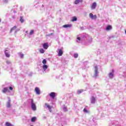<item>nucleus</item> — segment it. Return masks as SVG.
I'll list each match as a JSON object with an SVG mask.
<instances>
[{
  "label": "nucleus",
  "mask_w": 126,
  "mask_h": 126,
  "mask_svg": "<svg viewBox=\"0 0 126 126\" xmlns=\"http://www.w3.org/2000/svg\"><path fill=\"white\" fill-rule=\"evenodd\" d=\"M31 103H32V109L33 110V111H36V104L34 103V100L33 99H31Z\"/></svg>",
  "instance_id": "obj_1"
},
{
  "label": "nucleus",
  "mask_w": 126,
  "mask_h": 126,
  "mask_svg": "<svg viewBox=\"0 0 126 126\" xmlns=\"http://www.w3.org/2000/svg\"><path fill=\"white\" fill-rule=\"evenodd\" d=\"M98 73H99V72H98V67H97V66H95L94 74V77L96 78L98 76Z\"/></svg>",
  "instance_id": "obj_2"
},
{
  "label": "nucleus",
  "mask_w": 126,
  "mask_h": 126,
  "mask_svg": "<svg viewBox=\"0 0 126 126\" xmlns=\"http://www.w3.org/2000/svg\"><path fill=\"white\" fill-rule=\"evenodd\" d=\"M89 16L91 19H93V20L94 19H97V16L96 15H94L92 13L89 14Z\"/></svg>",
  "instance_id": "obj_3"
},
{
  "label": "nucleus",
  "mask_w": 126,
  "mask_h": 126,
  "mask_svg": "<svg viewBox=\"0 0 126 126\" xmlns=\"http://www.w3.org/2000/svg\"><path fill=\"white\" fill-rule=\"evenodd\" d=\"M45 106L46 107V108H48L49 112H52V107L50 106V105L48 104L47 103H45Z\"/></svg>",
  "instance_id": "obj_4"
},
{
  "label": "nucleus",
  "mask_w": 126,
  "mask_h": 126,
  "mask_svg": "<svg viewBox=\"0 0 126 126\" xmlns=\"http://www.w3.org/2000/svg\"><path fill=\"white\" fill-rule=\"evenodd\" d=\"M49 96L52 99H55V97H56V93H55V92H51V93H50L49 94Z\"/></svg>",
  "instance_id": "obj_5"
},
{
  "label": "nucleus",
  "mask_w": 126,
  "mask_h": 126,
  "mask_svg": "<svg viewBox=\"0 0 126 126\" xmlns=\"http://www.w3.org/2000/svg\"><path fill=\"white\" fill-rule=\"evenodd\" d=\"M59 52H58V56L59 57H62L63 56V50L62 49H60L58 50Z\"/></svg>",
  "instance_id": "obj_6"
},
{
  "label": "nucleus",
  "mask_w": 126,
  "mask_h": 126,
  "mask_svg": "<svg viewBox=\"0 0 126 126\" xmlns=\"http://www.w3.org/2000/svg\"><path fill=\"white\" fill-rule=\"evenodd\" d=\"M7 51H8V48H5V55L7 58H9L10 57V55L9 54V53L6 52Z\"/></svg>",
  "instance_id": "obj_7"
},
{
  "label": "nucleus",
  "mask_w": 126,
  "mask_h": 126,
  "mask_svg": "<svg viewBox=\"0 0 126 126\" xmlns=\"http://www.w3.org/2000/svg\"><path fill=\"white\" fill-rule=\"evenodd\" d=\"M2 92L3 93H5L6 92H10V91H9V90H8V88L7 87H5L3 88V89L2 91Z\"/></svg>",
  "instance_id": "obj_8"
},
{
  "label": "nucleus",
  "mask_w": 126,
  "mask_h": 126,
  "mask_svg": "<svg viewBox=\"0 0 126 126\" xmlns=\"http://www.w3.org/2000/svg\"><path fill=\"white\" fill-rule=\"evenodd\" d=\"M96 6H97V4L95 2H94L92 4V5L91 6V7L92 9H95V8H96Z\"/></svg>",
  "instance_id": "obj_9"
},
{
  "label": "nucleus",
  "mask_w": 126,
  "mask_h": 126,
  "mask_svg": "<svg viewBox=\"0 0 126 126\" xmlns=\"http://www.w3.org/2000/svg\"><path fill=\"white\" fill-rule=\"evenodd\" d=\"M34 90L37 95H40V89L39 88L36 87Z\"/></svg>",
  "instance_id": "obj_10"
},
{
  "label": "nucleus",
  "mask_w": 126,
  "mask_h": 126,
  "mask_svg": "<svg viewBox=\"0 0 126 126\" xmlns=\"http://www.w3.org/2000/svg\"><path fill=\"white\" fill-rule=\"evenodd\" d=\"M43 47L45 50H47L49 48V45L47 43H45L43 44Z\"/></svg>",
  "instance_id": "obj_11"
},
{
  "label": "nucleus",
  "mask_w": 126,
  "mask_h": 126,
  "mask_svg": "<svg viewBox=\"0 0 126 126\" xmlns=\"http://www.w3.org/2000/svg\"><path fill=\"white\" fill-rule=\"evenodd\" d=\"M112 26L111 25H108L107 27H106V30L107 31H109V30H112Z\"/></svg>",
  "instance_id": "obj_12"
},
{
  "label": "nucleus",
  "mask_w": 126,
  "mask_h": 126,
  "mask_svg": "<svg viewBox=\"0 0 126 126\" xmlns=\"http://www.w3.org/2000/svg\"><path fill=\"white\" fill-rule=\"evenodd\" d=\"M17 27L16 26H14L13 27H12L10 31V33H11V32H12L13 31H14L16 30Z\"/></svg>",
  "instance_id": "obj_13"
},
{
  "label": "nucleus",
  "mask_w": 126,
  "mask_h": 126,
  "mask_svg": "<svg viewBox=\"0 0 126 126\" xmlns=\"http://www.w3.org/2000/svg\"><path fill=\"white\" fill-rule=\"evenodd\" d=\"M79 2H82V0H75L74 3L75 4H78Z\"/></svg>",
  "instance_id": "obj_14"
},
{
  "label": "nucleus",
  "mask_w": 126,
  "mask_h": 126,
  "mask_svg": "<svg viewBox=\"0 0 126 126\" xmlns=\"http://www.w3.org/2000/svg\"><path fill=\"white\" fill-rule=\"evenodd\" d=\"M63 27L64 28H70V27H71V25H64Z\"/></svg>",
  "instance_id": "obj_15"
},
{
  "label": "nucleus",
  "mask_w": 126,
  "mask_h": 126,
  "mask_svg": "<svg viewBox=\"0 0 126 126\" xmlns=\"http://www.w3.org/2000/svg\"><path fill=\"white\" fill-rule=\"evenodd\" d=\"M91 103L92 104H94L95 103V97H94V96L92 97Z\"/></svg>",
  "instance_id": "obj_16"
},
{
  "label": "nucleus",
  "mask_w": 126,
  "mask_h": 126,
  "mask_svg": "<svg viewBox=\"0 0 126 126\" xmlns=\"http://www.w3.org/2000/svg\"><path fill=\"white\" fill-rule=\"evenodd\" d=\"M20 21L21 22V23H23V22H24V19H23V16L20 17Z\"/></svg>",
  "instance_id": "obj_17"
},
{
  "label": "nucleus",
  "mask_w": 126,
  "mask_h": 126,
  "mask_svg": "<svg viewBox=\"0 0 126 126\" xmlns=\"http://www.w3.org/2000/svg\"><path fill=\"white\" fill-rule=\"evenodd\" d=\"M43 68L44 69V70H46V69H47L48 68V65L45 64L43 65Z\"/></svg>",
  "instance_id": "obj_18"
},
{
  "label": "nucleus",
  "mask_w": 126,
  "mask_h": 126,
  "mask_svg": "<svg viewBox=\"0 0 126 126\" xmlns=\"http://www.w3.org/2000/svg\"><path fill=\"white\" fill-rule=\"evenodd\" d=\"M77 92L78 94H81V93H82V92H83V90H78Z\"/></svg>",
  "instance_id": "obj_19"
},
{
  "label": "nucleus",
  "mask_w": 126,
  "mask_h": 126,
  "mask_svg": "<svg viewBox=\"0 0 126 126\" xmlns=\"http://www.w3.org/2000/svg\"><path fill=\"white\" fill-rule=\"evenodd\" d=\"M5 126H12V124H10V123H9V122H6V123H5Z\"/></svg>",
  "instance_id": "obj_20"
},
{
  "label": "nucleus",
  "mask_w": 126,
  "mask_h": 126,
  "mask_svg": "<svg viewBox=\"0 0 126 126\" xmlns=\"http://www.w3.org/2000/svg\"><path fill=\"white\" fill-rule=\"evenodd\" d=\"M35 121H36V117H32L31 119V122L33 123L34 122H35Z\"/></svg>",
  "instance_id": "obj_21"
},
{
  "label": "nucleus",
  "mask_w": 126,
  "mask_h": 126,
  "mask_svg": "<svg viewBox=\"0 0 126 126\" xmlns=\"http://www.w3.org/2000/svg\"><path fill=\"white\" fill-rule=\"evenodd\" d=\"M7 108H10V100H9L7 103Z\"/></svg>",
  "instance_id": "obj_22"
},
{
  "label": "nucleus",
  "mask_w": 126,
  "mask_h": 126,
  "mask_svg": "<svg viewBox=\"0 0 126 126\" xmlns=\"http://www.w3.org/2000/svg\"><path fill=\"white\" fill-rule=\"evenodd\" d=\"M39 52L41 54H44V53H45V50L43 49H41L39 50Z\"/></svg>",
  "instance_id": "obj_23"
},
{
  "label": "nucleus",
  "mask_w": 126,
  "mask_h": 126,
  "mask_svg": "<svg viewBox=\"0 0 126 126\" xmlns=\"http://www.w3.org/2000/svg\"><path fill=\"white\" fill-rule=\"evenodd\" d=\"M77 20V18L76 17H73L72 21H76Z\"/></svg>",
  "instance_id": "obj_24"
},
{
  "label": "nucleus",
  "mask_w": 126,
  "mask_h": 126,
  "mask_svg": "<svg viewBox=\"0 0 126 126\" xmlns=\"http://www.w3.org/2000/svg\"><path fill=\"white\" fill-rule=\"evenodd\" d=\"M34 34V31L33 30H31V32L29 33V35H33Z\"/></svg>",
  "instance_id": "obj_25"
},
{
  "label": "nucleus",
  "mask_w": 126,
  "mask_h": 126,
  "mask_svg": "<svg viewBox=\"0 0 126 126\" xmlns=\"http://www.w3.org/2000/svg\"><path fill=\"white\" fill-rule=\"evenodd\" d=\"M42 63L43 64H46V63H47V60H46V59H44L42 61Z\"/></svg>",
  "instance_id": "obj_26"
},
{
  "label": "nucleus",
  "mask_w": 126,
  "mask_h": 126,
  "mask_svg": "<svg viewBox=\"0 0 126 126\" xmlns=\"http://www.w3.org/2000/svg\"><path fill=\"white\" fill-rule=\"evenodd\" d=\"M74 57L75 58V59H76L77 58H78V54H75L74 55Z\"/></svg>",
  "instance_id": "obj_27"
},
{
  "label": "nucleus",
  "mask_w": 126,
  "mask_h": 126,
  "mask_svg": "<svg viewBox=\"0 0 126 126\" xmlns=\"http://www.w3.org/2000/svg\"><path fill=\"white\" fill-rule=\"evenodd\" d=\"M113 76H114V74L112 73H109V77L112 78V77H113Z\"/></svg>",
  "instance_id": "obj_28"
},
{
  "label": "nucleus",
  "mask_w": 126,
  "mask_h": 126,
  "mask_svg": "<svg viewBox=\"0 0 126 126\" xmlns=\"http://www.w3.org/2000/svg\"><path fill=\"white\" fill-rule=\"evenodd\" d=\"M63 110L64 112H67V108L66 107H63Z\"/></svg>",
  "instance_id": "obj_29"
},
{
  "label": "nucleus",
  "mask_w": 126,
  "mask_h": 126,
  "mask_svg": "<svg viewBox=\"0 0 126 126\" xmlns=\"http://www.w3.org/2000/svg\"><path fill=\"white\" fill-rule=\"evenodd\" d=\"M83 112H84V113H88V111H87V110L86 108H84L83 109Z\"/></svg>",
  "instance_id": "obj_30"
},
{
  "label": "nucleus",
  "mask_w": 126,
  "mask_h": 126,
  "mask_svg": "<svg viewBox=\"0 0 126 126\" xmlns=\"http://www.w3.org/2000/svg\"><path fill=\"white\" fill-rule=\"evenodd\" d=\"M6 63H7L8 64H9V63H11L10 61H7L6 62Z\"/></svg>",
  "instance_id": "obj_31"
},
{
  "label": "nucleus",
  "mask_w": 126,
  "mask_h": 126,
  "mask_svg": "<svg viewBox=\"0 0 126 126\" xmlns=\"http://www.w3.org/2000/svg\"><path fill=\"white\" fill-rule=\"evenodd\" d=\"M9 90L12 91L13 90V88L12 87H9Z\"/></svg>",
  "instance_id": "obj_32"
},
{
  "label": "nucleus",
  "mask_w": 126,
  "mask_h": 126,
  "mask_svg": "<svg viewBox=\"0 0 126 126\" xmlns=\"http://www.w3.org/2000/svg\"><path fill=\"white\" fill-rule=\"evenodd\" d=\"M77 40H78L79 41H80V40H81V38L80 37H78L77 38Z\"/></svg>",
  "instance_id": "obj_33"
},
{
  "label": "nucleus",
  "mask_w": 126,
  "mask_h": 126,
  "mask_svg": "<svg viewBox=\"0 0 126 126\" xmlns=\"http://www.w3.org/2000/svg\"><path fill=\"white\" fill-rule=\"evenodd\" d=\"M23 57H24V55L21 54V58H23Z\"/></svg>",
  "instance_id": "obj_34"
},
{
  "label": "nucleus",
  "mask_w": 126,
  "mask_h": 126,
  "mask_svg": "<svg viewBox=\"0 0 126 126\" xmlns=\"http://www.w3.org/2000/svg\"><path fill=\"white\" fill-rule=\"evenodd\" d=\"M50 35H54V33H51Z\"/></svg>",
  "instance_id": "obj_35"
},
{
  "label": "nucleus",
  "mask_w": 126,
  "mask_h": 126,
  "mask_svg": "<svg viewBox=\"0 0 126 126\" xmlns=\"http://www.w3.org/2000/svg\"><path fill=\"white\" fill-rule=\"evenodd\" d=\"M26 33H28V31H27L26 32Z\"/></svg>",
  "instance_id": "obj_36"
},
{
  "label": "nucleus",
  "mask_w": 126,
  "mask_h": 126,
  "mask_svg": "<svg viewBox=\"0 0 126 126\" xmlns=\"http://www.w3.org/2000/svg\"><path fill=\"white\" fill-rule=\"evenodd\" d=\"M0 21H1V20L0 19Z\"/></svg>",
  "instance_id": "obj_37"
},
{
  "label": "nucleus",
  "mask_w": 126,
  "mask_h": 126,
  "mask_svg": "<svg viewBox=\"0 0 126 126\" xmlns=\"http://www.w3.org/2000/svg\"><path fill=\"white\" fill-rule=\"evenodd\" d=\"M33 126V125H32V126Z\"/></svg>",
  "instance_id": "obj_38"
}]
</instances>
